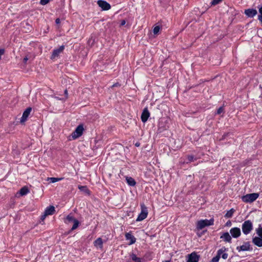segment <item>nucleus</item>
Here are the masks:
<instances>
[{
    "label": "nucleus",
    "instance_id": "nucleus-1",
    "mask_svg": "<svg viewBox=\"0 0 262 262\" xmlns=\"http://www.w3.org/2000/svg\"><path fill=\"white\" fill-rule=\"evenodd\" d=\"M214 224V219H211L210 220H201L198 221L196 224V228L198 230H202L206 226L213 225Z\"/></svg>",
    "mask_w": 262,
    "mask_h": 262
},
{
    "label": "nucleus",
    "instance_id": "nucleus-2",
    "mask_svg": "<svg viewBox=\"0 0 262 262\" xmlns=\"http://www.w3.org/2000/svg\"><path fill=\"white\" fill-rule=\"evenodd\" d=\"M259 196V194L252 193L247 194L242 197V201L245 203H252L255 201Z\"/></svg>",
    "mask_w": 262,
    "mask_h": 262
},
{
    "label": "nucleus",
    "instance_id": "nucleus-3",
    "mask_svg": "<svg viewBox=\"0 0 262 262\" xmlns=\"http://www.w3.org/2000/svg\"><path fill=\"white\" fill-rule=\"evenodd\" d=\"M252 223L250 220L246 221L242 224V231L245 234H249L252 230Z\"/></svg>",
    "mask_w": 262,
    "mask_h": 262
},
{
    "label": "nucleus",
    "instance_id": "nucleus-4",
    "mask_svg": "<svg viewBox=\"0 0 262 262\" xmlns=\"http://www.w3.org/2000/svg\"><path fill=\"white\" fill-rule=\"evenodd\" d=\"M84 130V128L82 124L79 125L76 128L74 132L72 134V138L74 139H77L80 137Z\"/></svg>",
    "mask_w": 262,
    "mask_h": 262
},
{
    "label": "nucleus",
    "instance_id": "nucleus-5",
    "mask_svg": "<svg viewBox=\"0 0 262 262\" xmlns=\"http://www.w3.org/2000/svg\"><path fill=\"white\" fill-rule=\"evenodd\" d=\"M97 4L103 10H108L111 8L110 4L105 1L99 0Z\"/></svg>",
    "mask_w": 262,
    "mask_h": 262
},
{
    "label": "nucleus",
    "instance_id": "nucleus-6",
    "mask_svg": "<svg viewBox=\"0 0 262 262\" xmlns=\"http://www.w3.org/2000/svg\"><path fill=\"white\" fill-rule=\"evenodd\" d=\"M187 262H198L200 258V256L198 255L195 252H192L187 255Z\"/></svg>",
    "mask_w": 262,
    "mask_h": 262
},
{
    "label": "nucleus",
    "instance_id": "nucleus-7",
    "mask_svg": "<svg viewBox=\"0 0 262 262\" xmlns=\"http://www.w3.org/2000/svg\"><path fill=\"white\" fill-rule=\"evenodd\" d=\"M148 212L146 207L143 208L142 207V210L140 213L139 214L137 219H136L137 222L141 221L144 220L147 216Z\"/></svg>",
    "mask_w": 262,
    "mask_h": 262
},
{
    "label": "nucleus",
    "instance_id": "nucleus-8",
    "mask_svg": "<svg viewBox=\"0 0 262 262\" xmlns=\"http://www.w3.org/2000/svg\"><path fill=\"white\" fill-rule=\"evenodd\" d=\"M230 233L231 236L234 238L238 237L241 234V230L239 228L234 227L230 229Z\"/></svg>",
    "mask_w": 262,
    "mask_h": 262
},
{
    "label": "nucleus",
    "instance_id": "nucleus-9",
    "mask_svg": "<svg viewBox=\"0 0 262 262\" xmlns=\"http://www.w3.org/2000/svg\"><path fill=\"white\" fill-rule=\"evenodd\" d=\"M32 111V108L30 107H29L26 109V110L24 112L23 114V116L20 119V122L23 123L25 122L27 118L28 117L29 115H30L31 112Z\"/></svg>",
    "mask_w": 262,
    "mask_h": 262
},
{
    "label": "nucleus",
    "instance_id": "nucleus-10",
    "mask_svg": "<svg viewBox=\"0 0 262 262\" xmlns=\"http://www.w3.org/2000/svg\"><path fill=\"white\" fill-rule=\"evenodd\" d=\"M64 49V46H60L59 48L54 49L52 52L51 58L54 59L56 57H58L59 54L63 51Z\"/></svg>",
    "mask_w": 262,
    "mask_h": 262
},
{
    "label": "nucleus",
    "instance_id": "nucleus-11",
    "mask_svg": "<svg viewBox=\"0 0 262 262\" xmlns=\"http://www.w3.org/2000/svg\"><path fill=\"white\" fill-rule=\"evenodd\" d=\"M257 13V10L254 9H248L245 10V14L250 18L253 17Z\"/></svg>",
    "mask_w": 262,
    "mask_h": 262
},
{
    "label": "nucleus",
    "instance_id": "nucleus-12",
    "mask_svg": "<svg viewBox=\"0 0 262 262\" xmlns=\"http://www.w3.org/2000/svg\"><path fill=\"white\" fill-rule=\"evenodd\" d=\"M149 115L150 114L148 111L147 108H144L141 117L142 121L144 123L146 122L148 117H149Z\"/></svg>",
    "mask_w": 262,
    "mask_h": 262
},
{
    "label": "nucleus",
    "instance_id": "nucleus-13",
    "mask_svg": "<svg viewBox=\"0 0 262 262\" xmlns=\"http://www.w3.org/2000/svg\"><path fill=\"white\" fill-rule=\"evenodd\" d=\"M236 249L238 252L241 251H249L250 250V245L249 242H246L241 246L237 247Z\"/></svg>",
    "mask_w": 262,
    "mask_h": 262
},
{
    "label": "nucleus",
    "instance_id": "nucleus-14",
    "mask_svg": "<svg viewBox=\"0 0 262 262\" xmlns=\"http://www.w3.org/2000/svg\"><path fill=\"white\" fill-rule=\"evenodd\" d=\"M221 238H223L226 242L231 243V237L228 232L224 233L220 237Z\"/></svg>",
    "mask_w": 262,
    "mask_h": 262
},
{
    "label": "nucleus",
    "instance_id": "nucleus-15",
    "mask_svg": "<svg viewBox=\"0 0 262 262\" xmlns=\"http://www.w3.org/2000/svg\"><path fill=\"white\" fill-rule=\"evenodd\" d=\"M252 242L256 246L261 247H262V238L259 237H254L252 239Z\"/></svg>",
    "mask_w": 262,
    "mask_h": 262
},
{
    "label": "nucleus",
    "instance_id": "nucleus-16",
    "mask_svg": "<svg viewBox=\"0 0 262 262\" xmlns=\"http://www.w3.org/2000/svg\"><path fill=\"white\" fill-rule=\"evenodd\" d=\"M55 207L53 206H50L46 208L45 211V213L46 214V215H52L55 212Z\"/></svg>",
    "mask_w": 262,
    "mask_h": 262
},
{
    "label": "nucleus",
    "instance_id": "nucleus-17",
    "mask_svg": "<svg viewBox=\"0 0 262 262\" xmlns=\"http://www.w3.org/2000/svg\"><path fill=\"white\" fill-rule=\"evenodd\" d=\"M127 240H130V245L133 244L136 242V238L130 233H126L125 235Z\"/></svg>",
    "mask_w": 262,
    "mask_h": 262
},
{
    "label": "nucleus",
    "instance_id": "nucleus-18",
    "mask_svg": "<svg viewBox=\"0 0 262 262\" xmlns=\"http://www.w3.org/2000/svg\"><path fill=\"white\" fill-rule=\"evenodd\" d=\"M94 245L96 247L102 248L103 247V242L102 238L101 237L98 238L94 241Z\"/></svg>",
    "mask_w": 262,
    "mask_h": 262
},
{
    "label": "nucleus",
    "instance_id": "nucleus-19",
    "mask_svg": "<svg viewBox=\"0 0 262 262\" xmlns=\"http://www.w3.org/2000/svg\"><path fill=\"white\" fill-rule=\"evenodd\" d=\"M126 180L127 183L129 186H134L136 184L135 180L132 177H126Z\"/></svg>",
    "mask_w": 262,
    "mask_h": 262
},
{
    "label": "nucleus",
    "instance_id": "nucleus-20",
    "mask_svg": "<svg viewBox=\"0 0 262 262\" xmlns=\"http://www.w3.org/2000/svg\"><path fill=\"white\" fill-rule=\"evenodd\" d=\"M235 210L233 208H231L230 210L228 211L227 213L225 215V217L226 218H231L232 217L233 213L235 212Z\"/></svg>",
    "mask_w": 262,
    "mask_h": 262
},
{
    "label": "nucleus",
    "instance_id": "nucleus-21",
    "mask_svg": "<svg viewBox=\"0 0 262 262\" xmlns=\"http://www.w3.org/2000/svg\"><path fill=\"white\" fill-rule=\"evenodd\" d=\"M29 192V190L26 186L22 187L19 190V193L22 196L26 195Z\"/></svg>",
    "mask_w": 262,
    "mask_h": 262
},
{
    "label": "nucleus",
    "instance_id": "nucleus-22",
    "mask_svg": "<svg viewBox=\"0 0 262 262\" xmlns=\"http://www.w3.org/2000/svg\"><path fill=\"white\" fill-rule=\"evenodd\" d=\"M130 257L135 262H141V259L139 257H138L135 254L132 253L130 255Z\"/></svg>",
    "mask_w": 262,
    "mask_h": 262
},
{
    "label": "nucleus",
    "instance_id": "nucleus-23",
    "mask_svg": "<svg viewBox=\"0 0 262 262\" xmlns=\"http://www.w3.org/2000/svg\"><path fill=\"white\" fill-rule=\"evenodd\" d=\"M63 178H54V177H51V178H48V181H50L51 183H55L56 182L59 181L61 180H62Z\"/></svg>",
    "mask_w": 262,
    "mask_h": 262
},
{
    "label": "nucleus",
    "instance_id": "nucleus-24",
    "mask_svg": "<svg viewBox=\"0 0 262 262\" xmlns=\"http://www.w3.org/2000/svg\"><path fill=\"white\" fill-rule=\"evenodd\" d=\"M73 223H74V224L71 229L72 230L76 229L78 227L79 224V222L77 219L74 220Z\"/></svg>",
    "mask_w": 262,
    "mask_h": 262
},
{
    "label": "nucleus",
    "instance_id": "nucleus-25",
    "mask_svg": "<svg viewBox=\"0 0 262 262\" xmlns=\"http://www.w3.org/2000/svg\"><path fill=\"white\" fill-rule=\"evenodd\" d=\"M256 233L259 236V237L262 238V227H259L256 229Z\"/></svg>",
    "mask_w": 262,
    "mask_h": 262
},
{
    "label": "nucleus",
    "instance_id": "nucleus-26",
    "mask_svg": "<svg viewBox=\"0 0 262 262\" xmlns=\"http://www.w3.org/2000/svg\"><path fill=\"white\" fill-rule=\"evenodd\" d=\"M66 219L69 222H74V220H76L73 216H72L71 214H69L67 216Z\"/></svg>",
    "mask_w": 262,
    "mask_h": 262
},
{
    "label": "nucleus",
    "instance_id": "nucleus-27",
    "mask_svg": "<svg viewBox=\"0 0 262 262\" xmlns=\"http://www.w3.org/2000/svg\"><path fill=\"white\" fill-rule=\"evenodd\" d=\"M259 12L260 15L258 16V20L262 23V6L259 8Z\"/></svg>",
    "mask_w": 262,
    "mask_h": 262
},
{
    "label": "nucleus",
    "instance_id": "nucleus-28",
    "mask_svg": "<svg viewBox=\"0 0 262 262\" xmlns=\"http://www.w3.org/2000/svg\"><path fill=\"white\" fill-rule=\"evenodd\" d=\"M227 250V249L225 248V247H223L221 249H219L218 251H217V255H220L221 256V255L224 252H225L226 250Z\"/></svg>",
    "mask_w": 262,
    "mask_h": 262
},
{
    "label": "nucleus",
    "instance_id": "nucleus-29",
    "mask_svg": "<svg viewBox=\"0 0 262 262\" xmlns=\"http://www.w3.org/2000/svg\"><path fill=\"white\" fill-rule=\"evenodd\" d=\"M160 29V27L159 26H157L154 27L153 30V33L154 34H157L158 33Z\"/></svg>",
    "mask_w": 262,
    "mask_h": 262
},
{
    "label": "nucleus",
    "instance_id": "nucleus-30",
    "mask_svg": "<svg viewBox=\"0 0 262 262\" xmlns=\"http://www.w3.org/2000/svg\"><path fill=\"white\" fill-rule=\"evenodd\" d=\"M223 0H212L211 2L212 6H215L220 4Z\"/></svg>",
    "mask_w": 262,
    "mask_h": 262
},
{
    "label": "nucleus",
    "instance_id": "nucleus-31",
    "mask_svg": "<svg viewBox=\"0 0 262 262\" xmlns=\"http://www.w3.org/2000/svg\"><path fill=\"white\" fill-rule=\"evenodd\" d=\"M220 258V256L216 255L215 257H213L211 261L212 262H218Z\"/></svg>",
    "mask_w": 262,
    "mask_h": 262
},
{
    "label": "nucleus",
    "instance_id": "nucleus-32",
    "mask_svg": "<svg viewBox=\"0 0 262 262\" xmlns=\"http://www.w3.org/2000/svg\"><path fill=\"white\" fill-rule=\"evenodd\" d=\"M224 112V107L223 106H221L217 110V112H216V114H221L222 113H223Z\"/></svg>",
    "mask_w": 262,
    "mask_h": 262
},
{
    "label": "nucleus",
    "instance_id": "nucleus-33",
    "mask_svg": "<svg viewBox=\"0 0 262 262\" xmlns=\"http://www.w3.org/2000/svg\"><path fill=\"white\" fill-rule=\"evenodd\" d=\"M50 0H40V4L42 5H45L49 2Z\"/></svg>",
    "mask_w": 262,
    "mask_h": 262
},
{
    "label": "nucleus",
    "instance_id": "nucleus-34",
    "mask_svg": "<svg viewBox=\"0 0 262 262\" xmlns=\"http://www.w3.org/2000/svg\"><path fill=\"white\" fill-rule=\"evenodd\" d=\"M194 159V157L192 155H189L187 157V159L189 162H192Z\"/></svg>",
    "mask_w": 262,
    "mask_h": 262
},
{
    "label": "nucleus",
    "instance_id": "nucleus-35",
    "mask_svg": "<svg viewBox=\"0 0 262 262\" xmlns=\"http://www.w3.org/2000/svg\"><path fill=\"white\" fill-rule=\"evenodd\" d=\"M222 257L224 259H226L228 257V254L226 253H223V254L222 255Z\"/></svg>",
    "mask_w": 262,
    "mask_h": 262
},
{
    "label": "nucleus",
    "instance_id": "nucleus-36",
    "mask_svg": "<svg viewBox=\"0 0 262 262\" xmlns=\"http://www.w3.org/2000/svg\"><path fill=\"white\" fill-rule=\"evenodd\" d=\"M120 84L119 83V82H116L115 83H114L112 86V88H114V87H117V86H120Z\"/></svg>",
    "mask_w": 262,
    "mask_h": 262
},
{
    "label": "nucleus",
    "instance_id": "nucleus-37",
    "mask_svg": "<svg viewBox=\"0 0 262 262\" xmlns=\"http://www.w3.org/2000/svg\"><path fill=\"white\" fill-rule=\"evenodd\" d=\"M47 216V215H46V214L44 212V214L41 215V217H40V220L43 221L45 218L46 217V216Z\"/></svg>",
    "mask_w": 262,
    "mask_h": 262
},
{
    "label": "nucleus",
    "instance_id": "nucleus-38",
    "mask_svg": "<svg viewBox=\"0 0 262 262\" xmlns=\"http://www.w3.org/2000/svg\"><path fill=\"white\" fill-rule=\"evenodd\" d=\"M231 222L230 221H228L226 223V226L229 227L231 226Z\"/></svg>",
    "mask_w": 262,
    "mask_h": 262
},
{
    "label": "nucleus",
    "instance_id": "nucleus-39",
    "mask_svg": "<svg viewBox=\"0 0 262 262\" xmlns=\"http://www.w3.org/2000/svg\"><path fill=\"white\" fill-rule=\"evenodd\" d=\"M64 93L66 96V99H67L68 97V91L67 89L64 90Z\"/></svg>",
    "mask_w": 262,
    "mask_h": 262
},
{
    "label": "nucleus",
    "instance_id": "nucleus-40",
    "mask_svg": "<svg viewBox=\"0 0 262 262\" xmlns=\"http://www.w3.org/2000/svg\"><path fill=\"white\" fill-rule=\"evenodd\" d=\"M55 23H56V24H57V25H58V24H60V19H59V18H56V20H55Z\"/></svg>",
    "mask_w": 262,
    "mask_h": 262
},
{
    "label": "nucleus",
    "instance_id": "nucleus-41",
    "mask_svg": "<svg viewBox=\"0 0 262 262\" xmlns=\"http://www.w3.org/2000/svg\"><path fill=\"white\" fill-rule=\"evenodd\" d=\"M125 23H126V21H125V20H122L121 21V24H120V25H121V26H123V25H124L125 24Z\"/></svg>",
    "mask_w": 262,
    "mask_h": 262
},
{
    "label": "nucleus",
    "instance_id": "nucleus-42",
    "mask_svg": "<svg viewBox=\"0 0 262 262\" xmlns=\"http://www.w3.org/2000/svg\"><path fill=\"white\" fill-rule=\"evenodd\" d=\"M28 60V58L27 57H25L24 58V62H26L27 61V60Z\"/></svg>",
    "mask_w": 262,
    "mask_h": 262
},
{
    "label": "nucleus",
    "instance_id": "nucleus-43",
    "mask_svg": "<svg viewBox=\"0 0 262 262\" xmlns=\"http://www.w3.org/2000/svg\"><path fill=\"white\" fill-rule=\"evenodd\" d=\"M91 41H92V43H93L94 41V40L92 39V38H90L89 40V42L90 43L91 42Z\"/></svg>",
    "mask_w": 262,
    "mask_h": 262
},
{
    "label": "nucleus",
    "instance_id": "nucleus-44",
    "mask_svg": "<svg viewBox=\"0 0 262 262\" xmlns=\"http://www.w3.org/2000/svg\"><path fill=\"white\" fill-rule=\"evenodd\" d=\"M78 188L81 190L82 188H86V186H79Z\"/></svg>",
    "mask_w": 262,
    "mask_h": 262
},
{
    "label": "nucleus",
    "instance_id": "nucleus-45",
    "mask_svg": "<svg viewBox=\"0 0 262 262\" xmlns=\"http://www.w3.org/2000/svg\"><path fill=\"white\" fill-rule=\"evenodd\" d=\"M163 262H171V261H170V260H166L163 261Z\"/></svg>",
    "mask_w": 262,
    "mask_h": 262
},
{
    "label": "nucleus",
    "instance_id": "nucleus-46",
    "mask_svg": "<svg viewBox=\"0 0 262 262\" xmlns=\"http://www.w3.org/2000/svg\"><path fill=\"white\" fill-rule=\"evenodd\" d=\"M139 145H140V144H139V143H136V144H135V145H136V146H139Z\"/></svg>",
    "mask_w": 262,
    "mask_h": 262
}]
</instances>
